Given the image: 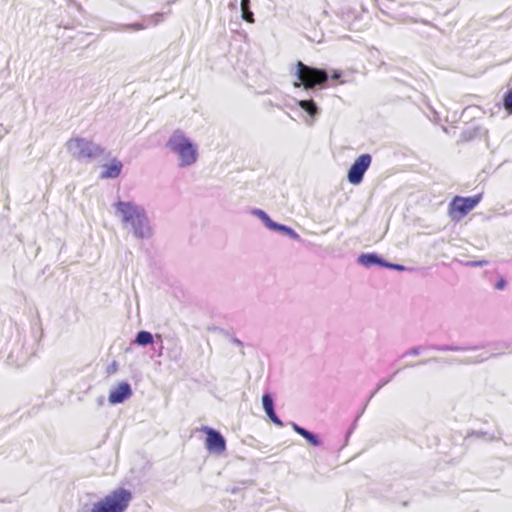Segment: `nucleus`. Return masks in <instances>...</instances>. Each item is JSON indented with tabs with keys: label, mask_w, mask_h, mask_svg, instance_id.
<instances>
[{
	"label": "nucleus",
	"mask_w": 512,
	"mask_h": 512,
	"mask_svg": "<svg viewBox=\"0 0 512 512\" xmlns=\"http://www.w3.org/2000/svg\"><path fill=\"white\" fill-rule=\"evenodd\" d=\"M116 209L122 215V220L132 226L133 233L138 238H144L151 234L147 216L143 208L131 203L119 201Z\"/></svg>",
	"instance_id": "f257e3e1"
},
{
	"label": "nucleus",
	"mask_w": 512,
	"mask_h": 512,
	"mask_svg": "<svg viewBox=\"0 0 512 512\" xmlns=\"http://www.w3.org/2000/svg\"><path fill=\"white\" fill-rule=\"evenodd\" d=\"M132 500V493L117 488L93 504L91 512H125Z\"/></svg>",
	"instance_id": "f03ea898"
},
{
	"label": "nucleus",
	"mask_w": 512,
	"mask_h": 512,
	"mask_svg": "<svg viewBox=\"0 0 512 512\" xmlns=\"http://www.w3.org/2000/svg\"><path fill=\"white\" fill-rule=\"evenodd\" d=\"M296 76L298 81L294 82V87L303 86L306 90L322 86L328 80L325 70L310 67L301 61L296 63Z\"/></svg>",
	"instance_id": "7ed1b4c3"
},
{
	"label": "nucleus",
	"mask_w": 512,
	"mask_h": 512,
	"mask_svg": "<svg viewBox=\"0 0 512 512\" xmlns=\"http://www.w3.org/2000/svg\"><path fill=\"white\" fill-rule=\"evenodd\" d=\"M167 146L179 155L181 166H189L197 160V150L180 130H176Z\"/></svg>",
	"instance_id": "20e7f679"
},
{
	"label": "nucleus",
	"mask_w": 512,
	"mask_h": 512,
	"mask_svg": "<svg viewBox=\"0 0 512 512\" xmlns=\"http://www.w3.org/2000/svg\"><path fill=\"white\" fill-rule=\"evenodd\" d=\"M66 147L78 160L94 159L104 153L103 147L81 137L70 138L66 142Z\"/></svg>",
	"instance_id": "39448f33"
},
{
	"label": "nucleus",
	"mask_w": 512,
	"mask_h": 512,
	"mask_svg": "<svg viewBox=\"0 0 512 512\" xmlns=\"http://www.w3.org/2000/svg\"><path fill=\"white\" fill-rule=\"evenodd\" d=\"M481 199L482 194L471 197H453L448 207L449 216L456 220L463 218L480 203Z\"/></svg>",
	"instance_id": "423d86ee"
},
{
	"label": "nucleus",
	"mask_w": 512,
	"mask_h": 512,
	"mask_svg": "<svg viewBox=\"0 0 512 512\" xmlns=\"http://www.w3.org/2000/svg\"><path fill=\"white\" fill-rule=\"evenodd\" d=\"M371 161L372 158L369 154H362L355 160L348 171V180L351 184L357 185L362 181Z\"/></svg>",
	"instance_id": "0eeeda50"
},
{
	"label": "nucleus",
	"mask_w": 512,
	"mask_h": 512,
	"mask_svg": "<svg viewBox=\"0 0 512 512\" xmlns=\"http://www.w3.org/2000/svg\"><path fill=\"white\" fill-rule=\"evenodd\" d=\"M201 431L207 435L205 446L208 451L221 454L226 450V441L218 431L207 426L202 427Z\"/></svg>",
	"instance_id": "6e6552de"
},
{
	"label": "nucleus",
	"mask_w": 512,
	"mask_h": 512,
	"mask_svg": "<svg viewBox=\"0 0 512 512\" xmlns=\"http://www.w3.org/2000/svg\"><path fill=\"white\" fill-rule=\"evenodd\" d=\"M130 385L126 382L119 383L115 389H113L108 397V400L112 404L121 403L131 396Z\"/></svg>",
	"instance_id": "1a4fd4ad"
},
{
	"label": "nucleus",
	"mask_w": 512,
	"mask_h": 512,
	"mask_svg": "<svg viewBox=\"0 0 512 512\" xmlns=\"http://www.w3.org/2000/svg\"><path fill=\"white\" fill-rule=\"evenodd\" d=\"M122 163L117 159L111 160V162L105 165V170L103 171L101 177L102 178H116L120 175L122 171Z\"/></svg>",
	"instance_id": "9d476101"
},
{
	"label": "nucleus",
	"mask_w": 512,
	"mask_h": 512,
	"mask_svg": "<svg viewBox=\"0 0 512 512\" xmlns=\"http://www.w3.org/2000/svg\"><path fill=\"white\" fill-rule=\"evenodd\" d=\"M262 403H263V408H264L266 414L268 415V417L271 419V421H273L275 424H277L279 426H282V422L279 420V418L275 414L274 407H273V400L269 394L263 395Z\"/></svg>",
	"instance_id": "9b49d317"
},
{
	"label": "nucleus",
	"mask_w": 512,
	"mask_h": 512,
	"mask_svg": "<svg viewBox=\"0 0 512 512\" xmlns=\"http://www.w3.org/2000/svg\"><path fill=\"white\" fill-rule=\"evenodd\" d=\"M294 430L304 437L312 446H318L320 445V441L317 439L315 435L307 431L306 429L298 426L297 424L293 425Z\"/></svg>",
	"instance_id": "f8f14e48"
},
{
	"label": "nucleus",
	"mask_w": 512,
	"mask_h": 512,
	"mask_svg": "<svg viewBox=\"0 0 512 512\" xmlns=\"http://www.w3.org/2000/svg\"><path fill=\"white\" fill-rule=\"evenodd\" d=\"M250 0H241V11H242V17L245 21L249 23L254 22V15L250 11Z\"/></svg>",
	"instance_id": "ddd939ff"
},
{
	"label": "nucleus",
	"mask_w": 512,
	"mask_h": 512,
	"mask_svg": "<svg viewBox=\"0 0 512 512\" xmlns=\"http://www.w3.org/2000/svg\"><path fill=\"white\" fill-rule=\"evenodd\" d=\"M299 106L306 111L310 116H315L317 113V106L312 100H301Z\"/></svg>",
	"instance_id": "4468645a"
},
{
	"label": "nucleus",
	"mask_w": 512,
	"mask_h": 512,
	"mask_svg": "<svg viewBox=\"0 0 512 512\" xmlns=\"http://www.w3.org/2000/svg\"><path fill=\"white\" fill-rule=\"evenodd\" d=\"M152 342H153L152 334L147 331H140L137 334L136 339H135V343H137L138 345H143V346L151 344Z\"/></svg>",
	"instance_id": "2eb2a0df"
},
{
	"label": "nucleus",
	"mask_w": 512,
	"mask_h": 512,
	"mask_svg": "<svg viewBox=\"0 0 512 512\" xmlns=\"http://www.w3.org/2000/svg\"><path fill=\"white\" fill-rule=\"evenodd\" d=\"M359 262L365 266L380 264V259L375 254H363L359 257Z\"/></svg>",
	"instance_id": "dca6fc26"
},
{
	"label": "nucleus",
	"mask_w": 512,
	"mask_h": 512,
	"mask_svg": "<svg viewBox=\"0 0 512 512\" xmlns=\"http://www.w3.org/2000/svg\"><path fill=\"white\" fill-rule=\"evenodd\" d=\"M504 107L507 111L512 113V89L508 90L504 96Z\"/></svg>",
	"instance_id": "f3484780"
},
{
	"label": "nucleus",
	"mask_w": 512,
	"mask_h": 512,
	"mask_svg": "<svg viewBox=\"0 0 512 512\" xmlns=\"http://www.w3.org/2000/svg\"><path fill=\"white\" fill-rule=\"evenodd\" d=\"M277 231H282V232L286 233L287 235L297 237V234L291 228H289L285 225H282V224H279Z\"/></svg>",
	"instance_id": "a211bd4d"
},
{
	"label": "nucleus",
	"mask_w": 512,
	"mask_h": 512,
	"mask_svg": "<svg viewBox=\"0 0 512 512\" xmlns=\"http://www.w3.org/2000/svg\"><path fill=\"white\" fill-rule=\"evenodd\" d=\"M264 224L271 230L277 231L279 224L272 221L270 218L264 222Z\"/></svg>",
	"instance_id": "6ab92c4d"
},
{
	"label": "nucleus",
	"mask_w": 512,
	"mask_h": 512,
	"mask_svg": "<svg viewBox=\"0 0 512 512\" xmlns=\"http://www.w3.org/2000/svg\"><path fill=\"white\" fill-rule=\"evenodd\" d=\"M255 214L258 215L262 219L263 222H265L269 218V216L262 210H256Z\"/></svg>",
	"instance_id": "aec40b11"
},
{
	"label": "nucleus",
	"mask_w": 512,
	"mask_h": 512,
	"mask_svg": "<svg viewBox=\"0 0 512 512\" xmlns=\"http://www.w3.org/2000/svg\"><path fill=\"white\" fill-rule=\"evenodd\" d=\"M505 285H506V281L504 279H500L496 283L495 287H496V289L501 290V289H503L505 287Z\"/></svg>",
	"instance_id": "412c9836"
},
{
	"label": "nucleus",
	"mask_w": 512,
	"mask_h": 512,
	"mask_svg": "<svg viewBox=\"0 0 512 512\" xmlns=\"http://www.w3.org/2000/svg\"><path fill=\"white\" fill-rule=\"evenodd\" d=\"M130 27L132 29H134V30H142V29L145 28L142 24H138V23L137 24H132Z\"/></svg>",
	"instance_id": "4be33fe9"
},
{
	"label": "nucleus",
	"mask_w": 512,
	"mask_h": 512,
	"mask_svg": "<svg viewBox=\"0 0 512 512\" xmlns=\"http://www.w3.org/2000/svg\"><path fill=\"white\" fill-rule=\"evenodd\" d=\"M487 263H488L487 261L482 260V261L472 262L471 265L472 266H483V265H486Z\"/></svg>",
	"instance_id": "5701e85b"
},
{
	"label": "nucleus",
	"mask_w": 512,
	"mask_h": 512,
	"mask_svg": "<svg viewBox=\"0 0 512 512\" xmlns=\"http://www.w3.org/2000/svg\"><path fill=\"white\" fill-rule=\"evenodd\" d=\"M390 267H393V268H396L398 270H402L403 269V266L401 265H389Z\"/></svg>",
	"instance_id": "b1692460"
},
{
	"label": "nucleus",
	"mask_w": 512,
	"mask_h": 512,
	"mask_svg": "<svg viewBox=\"0 0 512 512\" xmlns=\"http://www.w3.org/2000/svg\"><path fill=\"white\" fill-rule=\"evenodd\" d=\"M116 369H117L116 363H113V365L111 367L112 372H115Z\"/></svg>",
	"instance_id": "393cba45"
},
{
	"label": "nucleus",
	"mask_w": 512,
	"mask_h": 512,
	"mask_svg": "<svg viewBox=\"0 0 512 512\" xmlns=\"http://www.w3.org/2000/svg\"><path fill=\"white\" fill-rule=\"evenodd\" d=\"M339 77H340V74H339V73H334V74H333V76H332V78H333V79H337V78H339Z\"/></svg>",
	"instance_id": "a878e982"
}]
</instances>
